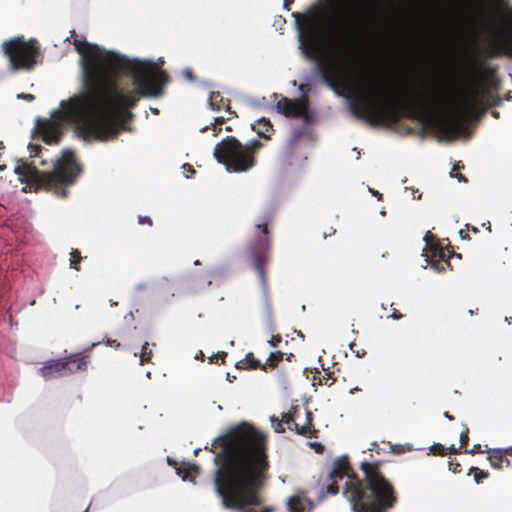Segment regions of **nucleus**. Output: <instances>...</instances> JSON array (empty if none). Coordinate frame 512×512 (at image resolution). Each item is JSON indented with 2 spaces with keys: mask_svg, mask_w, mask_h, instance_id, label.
Segmentation results:
<instances>
[{
  "mask_svg": "<svg viewBox=\"0 0 512 512\" xmlns=\"http://www.w3.org/2000/svg\"><path fill=\"white\" fill-rule=\"evenodd\" d=\"M82 56L83 93L62 101L61 107L84 139L115 138L133 117L141 98H158L170 81L155 63L129 59L98 45L74 39Z\"/></svg>",
  "mask_w": 512,
  "mask_h": 512,
  "instance_id": "f257e3e1",
  "label": "nucleus"
},
{
  "mask_svg": "<svg viewBox=\"0 0 512 512\" xmlns=\"http://www.w3.org/2000/svg\"><path fill=\"white\" fill-rule=\"evenodd\" d=\"M221 446L214 456L213 484L221 505L237 512H273L262 504L260 491L270 467L265 434L242 422L216 439Z\"/></svg>",
  "mask_w": 512,
  "mask_h": 512,
  "instance_id": "f03ea898",
  "label": "nucleus"
},
{
  "mask_svg": "<svg viewBox=\"0 0 512 512\" xmlns=\"http://www.w3.org/2000/svg\"><path fill=\"white\" fill-rule=\"evenodd\" d=\"M363 478L351 467L349 457L340 456L333 462L328 480L338 482L348 478L343 490L353 512H388L398 502V494L392 483L381 471L379 461L360 464Z\"/></svg>",
  "mask_w": 512,
  "mask_h": 512,
  "instance_id": "7ed1b4c3",
  "label": "nucleus"
},
{
  "mask_svg": "<svg viewBox=\"0 0 512 512\" xmlns=\"http://www.w3.org/2000/svg\"><path fill=\"white\" fill-rule=\"evenodd\" d=\"M446 98L437 94L432 98L413 94L396 99L384 93V81L380 79L370 86V91H362L357 101L350 104L352 114L370 126L390 125L402 117L416 118L446 107Z\"/></svg>",
  "mask_w": 512,
  "mask_h": 512,
  "instance_id": "20e7f679",
  "label": "nucleus"
},
{
  "mask_svg": "<svg viewBox=\"0 0 512 512\" xmlns=\"http://www.w3.org/2000/svg\"><path fill=\"white\" fill-rule=\"evenodd\" d=\"M363 24L364 17L356 13H345L331 18L326 27V34L335 44L342 61L319 59L317 69L327 86L335 91L347 86L345 64L351 60Z\"/></svg>",
  "mask_w": 512,
  "mask_h": 512,
  "instance_id": "39448f33",
  "label": "nucleus"
},
{
  "mask_svg": "<svg viewBox=\"0 0 512 512\" xmlns=\"http://www.w3.org/2000/svg\"><path fill=\"white\" fill-rule=\"evenodd\" d=\"M15 173L19 176L21 183H25L28 191H37L38 189L51 190L58 189V195L67 196V190L64 186L75 182L82 169L77 162L74 152L64 151L62 157L54 164L52 172L38 170L34 165L27 162H21L15 167ZM27 192V188H23Z\"/></svg>",
  "mask_w": 512,
  "mask_h": 512,
  "instance_id": "423d86ee",
  "label": "nucleus"
},
{
  "mask_svg": "<svg viewBox=\"0 0 512 512\" xmlns=\"http://www.w3.org/2000/svg\"><path fill=\"white\" fill-rule=\"evenodd\" d=\"M263 144L253 139L242 144L236 137L227 136L214 148V158L218 163L225 165L229 172H246L256 165V154Z\"/></svg>",
  "mask_w": 512,
  "mask_h": 512,
  "instance_id": "0eeeda50",
  "label": "nucleus"
},
{
  "mask_svg": "<svg viewBox=\"0 0 512 512\" xmlns=\"http://www.w3.org/2000/svg\"><path fill=\"white\" fill-rule=\"evenodd\" d=\"M486 92L487 89L483 84L474 80V85L466 89L462 99L456 103L453 109L445 112L437 121L438 130L451 139L461 135L468 117L482 104V97Z\"/></svg>",
  "mask_w": 512,
  "mask_h": 512,
  "instance_id": "6e6552de",
  "label": "nucleus"
},
{
  "mask_svg": "<svg viewBox=\"0 0 512 512\" xmlns=\"http://www.w3.org/2000/svg\"><path fill=\"white\" fill-rule=\"evenodd\" d=\"M276 213L274 206L267 207L256 224L263 237H258L252 241L245 250L247 260L252 264L261 281L264 293L268 294V279L266 276L265 265L268 262L269 251L271 248V237L268 225L273 221Z\"/></svg>",
  "mask_w": 512,
  "mask_h": 512,
  "instance_id": "1a4fd4ad",
  "label": "nucleus"
},
{
  "mask_svg": "<svg viewBox=\"0 0 512 512\" xmlns=\"http://www.w3.org/2000/svg\"><path fill=\"white\" fill-rule=\"evenodd\" d=\"M3 53L8 57L13 70L32 69L40 56L37 40L25 41L23 37H15L2 44Z\"/></svg>",
  "mask_w": 512,
  "mask_h": 512,
  "instance_id": "9d476101",
  "label": "nucleus"
},
{
  "mask_svg": "<svg viewBox=\"0 0 512 512\" xmlns=\"http://www.w3.org/2000/svg\"><path fill=\"white\" fill-rule=\"evenodd\" d=\"M424 241L426 242L424 253L427 261L434 269L444 271L445 268L442 262H445L449 267L451 266L449 262L450 249L448 247L444 248L430 231L425 234Z\"/></svg>",
  "mask_w": 512,
  "mask_h": 512,
  "instance_id": "9b49d317",
  "label": "nucleus"
},
{
  "mask_svg": "<svg viewBox=\"0 0 512 512\" xmlns=\"http://www.w3.org/2000/svg\"><path fill=\"white\" fill-rule=\"evenodd\" d=\"M276 109L287 118H302L306 123H310L312 119L305 96L296 100L282 97L277 102Z\"/></svg>",
  "mask_w": 512,
  "mask_h": 512,
  "instance_id": "f8f14e48",
  "label": "nucleus"
},
{
  "mask_svg": "<svg viewBox=\"0 0 512 512\" xmlns=\"http://www.w3.org/2000/svg\"><path fill=\"white\" fill-rule=\"evenodd\" d=\"M102 342L92 343L90 347L84 349L81 352L70 354L66 357L61 358L62 363L65 366V373L73 374L78 371H85L88 367L91 351L94 347L100 345Z\"/></svg>",
  "mask_w": 512,
  "mask_h": 512,
  "instance_id": "ddd939ff",
  "label": "nucleus"
},
{
  "mask_svg": "<svg viewBox=\"0 0 512 512\" xmlns=\"http://www.w3.org/2000/svg\"><path fill=\"white\" fill-rule=\"evenodd\" d=\"M35 129L48 145L58 144L63 135L61 126L50 119H38Z\"/></svg>",
  "mask_w": 512,
  "mask_h": 512,
  "instance_id": "4468645a",
  "label": "nucleus"
},
{
  "mask_svg": "<svg viewBox=\"0 0 512 512\" xmlns=\"http://www.w3.org/2000/svg\"><path fill=\"white\" fill-rule=\"evenodd\" d=\"M292 15L295 18L300 31H303L304 29L308 30L311 46L316 48L319 37V31L316 24V12H314L313 16L302 15L298 12H295Z\"/></svg>",
  "mask_w": 512,
  "mask_h": 512,
  "instance_id": "2eb2a0df",
  "label": "nucleus"
},
{
  "mask_svg": "<svg viewBox=\"0 0 512 512\" xmlns=\"http://www.w3.org/2000/svg\"><path fill=\"white\" fill-rule=\"evenodd\" d=\"M40 375L45 379H51L56 377L65 376V366L62 363L61 358L52 359L44 362L39 368Z\"/></svg>",
  "mask_w": 512,
  "mask_h": 512,
  "instance_id": "dca6fc26",
  "label": "nucleus"
},
{
  "mask_svg": "<svg viewBox=\"0 0 512 512\" xmlns=\"http://www.w3.org/2000/svg\"><path fill=\"white\" fill-rule=\"evenodd\" d=\"M508 456L512 457V446L489 450L488 460L494 469H502L510 465Z\"/></svg>",
  "mask_w": 512,
  "mask_h": 512,
  "instance_id": "f3484780",
  "label": "nucleus"
},
{
  "mask_svg": "<svg viewBox=\"0 0 512 512\" xmlns=\"http://www.w3.org/2000/svg\"><path fill=\"white\" fill-rule=\"evenodd\" d=\"M252 129L262 138L270 139L273 132V125L267 118H260L255 124L252 125Z\"/></svg>",
  "mask_w": 512,
  "mask_h": 512,
  "instance_id": "a211bd4d",
  "label": "nucleus"
},
{
  "mask_svg": "<svg viewBox=\"0 0 512 512\" xmlns=\"http://www.w3.org/2000/svg\"><path fill=\"white\" fill-rule=\"evenodd\" d=\"M235 367L237 369L261 370V362L255 358L252 352H249L245 355L244 359L236 363Z\"/></svg>",
  "mask_w": 512,
  "mask_h": 512,
  "instance_id": "6ab92c4d",
  "label": "nucleus"
},
{
  "mask_svg": "<svg viewBox=\"0 0 512 512\" xmlns=\"http://www.w3.org/2000/svg\"><path fill=\"white\" fill-rule=\"evenodd\" d=\"M282 422L288 425L290 430H295L297 434L306 436L308 433L307 425H299L295 422L294 416L291 413H286L282 417Z\"/></svg>",
  "mask_w": 512,
  "mask_h": 512,
  "instance_id": "aec40b11",
  "label": "nucleus"
},
{
  "mask_svg": "<svg viewBox=\"0 0 512 512\" xmlns=\"http://www.w3.org/2000/svg\"><path fill=\"white\" fill-rule=\"evenodd\" d=\"M284 353L281 351L272 352L264 364L261 363V370L274 369L283 360Z\"/></svg>",
  "mask_w": 512,
  "mask_h": 512,
  "instance_id": "412c9836",
  "label": "nucleus"
},
{
  "mask_svg": "<svg viewBox=\"0 0 512 512\" xmlns=\"http://www.w3.org/2000/svg\"><path fill=\"white\" fill-rule=\"evenodd\" d=\"M494 46L499 54L512 58V36L505 37L501 41L494 42Z\"/></svg>",
  "mask_w": 512,
  "mask_h": 512,
  "instance_id": "4be33fe9",
  "label": "nucleus"
},
{
  "mask_svg": "<svg viewBox=\"0 0 512 512\" xmlns=\"http://www.w3.org/2000/svg\"><path fill=\"white\" fill-rule=\"evenodd\" d=\"M223 97L220 92L213 91L209 96V105L212 110L219 111L222 108Z\"/></svg>",
  "mask_w": 512,
  "mask_h": 512,
  "instance_id": "5701e85b",
  "label": "nucleus"
},
{
  "mask_svg": "<svg viewBox=\"0 0 512 512\" xmlns=\"http://www.w3.org/2000/svg\"><path fill=\"white\" fill-rule=\"evenodd\" d=\"M289 512H304V505L299 496H292L288 501Z\"/></svg>",
  "mask_w": 512,
  "mask_h": 512,
  "instance_id": "b1692460",
  "label": "nucleus"
},
{
  "mask_svg": "<svg viewBox=\"0 0 512 512\" xmlns=\"http://www.w3.org/2000/svg\"><path fill=\"white\" fill-rule=\"evenodd\" d=\"M148 346H149L148 342H145L142 345L141 353H140V364L141 365L151 362V357L153 355V352L151 349H149Z\"/></svg>",
  "mask_w": 512,
  "mask_h": 512,
  "instance_id": "393cba45",
  "label": "nucleus"
},
{
  "mask_svg": "<svg viewBox=\"0 0 512 512\" xmlns=\"http://www.w3.org/2000/svg\"><path fill=\"white\" fill-rule=\"evenodd\" d=\"M81 253L77 249H72L70 252V267L76 271L80 270L79 263L81 262Z\"/></svg>",
  "mask_w": 512,
  "mask_h": 512,
  "instance_id": "a878e982",
  "label": "nucleus"
},
{
  "mask_svg": "<svg viewBox=\"0 0 512 512\" xmlns=\"http://www.w3.org/2000/svg\"><path fill=\"white\" fill-rule=\"evenodd\" d=\"M469 471L474 473V480L477 484H479L482 481V479H486L489 477L488 471L481 470L477 467H471Z\"/></svg>",
  "mask_w": 512,
  "mask_h": 512,
  "instance_id": "bb28decb",
  "label": "nucleus"
},
{
  "mask_svg": "<svg viewBox=\"0 0 512 512\" xmlns=\"http://www.w3.org/2000/svg\"><path fill=\"white\" fill-rule=\"evenodd\" d=\"M306 423L304 425H307L308 427V433H309V437H315V434L317 431L316 430H311V427H312V420H313V414L312 412L310 411H306Z\"/></svg>",
  "mask_w": 512,
  "mask_h": 512,
  "instance_id": "cd10ccee",
  "label": "nucleus"
},
{
  "mask_svg": "<svg viewBox=\"0 0 512 512\" xmlns=\"http://www.w3.org/2000/svg\"><path fill=\"white\" fill-rule=\"evenodd\" d=\"M189 463H182L180 466L176 467V473L182 477L183 480L188 479V475L190 473H186L185 468L188 467Z\"/></svg>",
  "mask_w": 512,
  "mask_h": 512,
  "instance_id": "c85d7f7f",
  "label": "nucleus"
},
{
  "mask_svg": "<svg viewBox=\"0 0 512 512\" xmlns=\"http://www.w3.org/2000/svg\"><path fill=\"white\" fill-rule=\"evenodd\" d=\"M468 433H469V429L466 428L464 431L461 432L460 434V448H466L467 444H468V441H469V436H468Z\"/></svg>",
  "mask_w": 512,
  "mask_h": 512,
  "instance_id": "c756f323",
  "label": "nucleus"
},
{
  "mask_svg": "<svg viewBox=\"0 0 512 512\" xmlns=\"http://www.w3.org/2000/svg\"><path fill=\"white\" fill-rule=\"evenodd\" d=\"M338 482L331 481L330 484L326 487V492L329 495H336L339 492V486L337 484Z\"/></svg>",
  "mask_w": 512,
  "mask_h": 512,
  "instance_id": "7c9ffc66",
  "label": "nucleus"
},
{
  "mask_svg": "<svg viewBox=\"0 0 512 512\" xmlns=\"http://www.w3.org/2000/svg\"><path fill=\"white\" fill-rule=\"evenodd\" d=\"M227 355L228 354L226 352H218L210 357V363H217L219 359L224 363Z\"/></svg>",
  "mask_w": 512,
  "mask_h": 512,
  "instance_id": "2f4dec72",
  "label": "nucleus"
},
{
  "mask_svg": "<svg viewBox=\"0 0 512 512\" xmlns=\"http://www.w3.org/2000/svg\"><path fill=\"white\" fill-rule=\"evenodd\" d=\"M431 450L434 454H437V455H440V456H444L446 455V448L441 445V444H434L432 447H431Z\"/></svg>",
  "mask_w": 512,
  "mask_h": 512,
  "instance_id": "473e14b6",
  "label": "nucleus"
},
{
  "mask_svg": "<svg viewBox=\"0 0 512 512\" xmlns=\"http://www.w3.org/2000/svg\"><path fill=\"white\" fill-rule=\"evenodd\" d=\"M457 169H459V165H454L453 169H452V172L450 173L451 174V177H455L458 179V181L460 182H467V178L461 174V173H454V171H456Z\"/></svg>",
  "mask_w": 512,
  "mask_h": 512,
  "instance_id": "72a5a7b5",
  "label": "nucleus"
},
{
  "mask_svg": "<svg viewBox=\"0 0 512 512\" xmlns=\"http://www.w3.org/2000/svg\"><path fill=\"white\" fill-rule=\"evenodd\" d=\"M28 148L30 149V156L36 157L38 153L41 151V146L37 144H29Z\"/></svg>",
  "mask_w": 512,
  "mask_h": 512,
  "instance_id": "f704fd0d",
  "label": "nucleus"
},
{
  "mask_svg": "<svg viewBox=\"0 0 512 512\" xmlns=\"http://www.w3.org/2000/svg\"><path fill=\"white\" fill-rule=\"evenodd\" d=\"M104 343L109 346V347H112L116 350L120 349L121 347V344L117 341V340H114V339H110V338H107Z\"/></svg>",
  "mask_w": 512,
  "mask_h": 512,
  "instance_id": "c9c22d12",
  "label": "nucleus"
},
{
  "mask_svg": "<svg viewBox=\"0 0 512 512\" xmlns=\"http://www.w3.org/2000/svg\"><path fill=\"white\" fill-rule=\"evenodd\" d=\"M281 341L282 337L280 335H273L268 343L271 347H277Z\"/></svg>",
  "mask_w": 512,
  "mask_h": 512,
  "instance_id": "e433bc0d",
  "label": "nucleus"
},
{
  "mask_svg": "<svg viewBox=\"0 0 512 512\" xmlns=\"http://www.w3.org/2000/svg\"><path fill=\"white\" fill-rule=\"evenodd\" d=\"M391 307L392 313L389 316L390 318H392L393 320H400L401 318H403V314H401L396 308L393 307V303L391 304Z\"/></svg>",
  "mask_w": 512,
  "mask_h": 512,
  "instance_id": "4c0bfd02",
  "label": "nucleus"
},
{
  "mask_svg": "<svg viewBox=\"0 0 512 512\" xmlns=\"http://www.w3.org/2000/svg\"><path fill=\"white\" fill-rule=\"evenodd\" d=\"M481 446L480 444H476L474 445L471 449H467L465 448L464 449V453H468V454H476V453H481Z\"/></svg>",
  "mask_w": 512,
  "mask_h": 512,
  "instance_id": "58836bf2",
  "label": "nucleus"
},
{
  "mask_svg": "<svg viewBox=\"0 0 512 512\" xmlns=\"http://www.w3.org/2000/svg\"><path fill=\"white\" fill-rule=\"evenodd\" d=\"M138 223L143 225V224H147L149 226H152V220L151 218L147 217V216H138Z\"/></svg>",
  "mask_w": 512,
  "mask_h": 512,
  "instance_id": "ea45409f",
  "label": "nucleus"
},
{
  "mask_svg": "<svg viewBox=\"0 0 512 512\" xmlns=\"http://www.w3.org/2000/svg\"><path fill=\"white\" fill-rule=\"evenodd\" d=\"M186 473L194 472L198 474L200 472V467L195 464H189L188 467L185 468Z\"/></svg>",
  "mask_w": 512,
  "mask_h": 512,
  "instance_id": "a19ab883",
  "label": "nucleus"
},
{
  "mask_svg": "<svg viewBox=\"0 0 512 512\" xmlns=\"http://www.w3.org/2000/svg\"><path fill=\"white\" fill-rule=\"evenodd\" d=\"M449 465H450V470L453 471V473H459L461 471V465L457 462H453V461H450L449 462Z\"/></svg>",
  "mask_w": 512,
  "mask_h": 512,
  "instance_id": "79ce46f5",
  "label": "nucleus"
},
{
  "mask_svg": "<svg viewBox=\"0 0 512 512\" xmlns=\"http://www.w3.org/2000/svg\"><path fill=\"white\" fill-rule=\"evenodd\" d=\"M310 446L313 447L317 453H322L324 450V446L318 442L310 443Z\"/></svg>",
  "mask_w": 512,
  "mask_h": 512,
  "instance_id": "37998d69",
  "label": "nucleus"
},
{
  "mask_svg": "<svg viewBox=\"0 0 512 512\" xmlns=\"http://www.w3.org/2000/svg\"><path fill=\"white\" fill-rule=\"evenodd\" d=\"M18 98L24 99L26 101H33L35 96L33 94L20 93L17 96Z\"/></svg>",
  "mask_w": 512,
  "mask_h": 512,
  "instance_id": "c03bdc74",
  "label": "nucleus"
},
{
  "mask_svg": "<svg viewBox=\"0 0 512 512\" xmlns=\"http://www.w3.org/2000/svg\"><path fill=\"white\" fill-rule=\"evenodd\" d=\"M183 169L185 173H190L191 175L195 173V169L189 163H185L183 165Z\"/></svg>",
  "mask_w": 512,
  "mask_h": 512,
  "instance_id": "a18cd8bd",
  "label": "nucleus"
},
{
  "mask_svg": "<svg viewBox=\"0 0 512 512\" xmlns=\"http://www.w3.org/2000/svg\"><path fill=\"white\" fill-rule=\"evenodd\" d=\"M468 232L469 231H467V229H465V230L461 229L459 231V235H460L461 239H463V240H470V236H469Z\"/></svg>",
  "mask_w": 512,
  "mask_h": 512,
  "instance_id": "49530a36",
  "label": "nucleus"
},
{
  "mask_svg": "<svg viewBox=\"0 0 512 512\" xmlns=\"http://www.w3.org/2000/svg\"><path fill=\"white\" fill-rule=\"evenodd\" d=\"M224 122H225V118L222 116H219L214 119V123H212V126L215 127L217 125H222Z\"/></svg>",
  "mask_w": 512,
  "mask_h": 512,
  "instance_id": "de8ad7c7",
  "label": "nucleus"
},
{
  "mask_svg": "<svg viewBox=\"0 0 512 512\" xmlns=\"http://www.w3.org/2000/svg\"><path fill=\"white\" fill-rule=\"evenodd\" d=\"M354 346H356V344H355V343H351V344H350V349H351L353 352H355V353H356L357 357H363V356L366 354V352H365L364 350L362 351V353H360V352H359V350H356V351H355V350H354Z\"/></svg>",
  "mask_w": 512,
  "mask_h": 512,
  "instance_id": "09e8293b",
  "label": "nucleus"
},
{
  "mask_svg": "<svg viewBox=\"0 0 512 512\" xmlns=\"http://www.w3.org/2000/svg\"><path fill=\"white\" fill-rule=\"evenodd\" d=\"M458 452L459 450L454 445H451L450 447L446 448V454H456Z\"/></svg>",
  "mask_w": 512,
  "mask_h": 512,
  "instance_id": "8fccbe9b",
  "label": "nucleus"
},
{
  "mask_svg": "<svg viewBox=\"0 0 512 512\" xmlns=\"http://www.w3.org/2000/svg\"><path fill=\"white\" fill-rule=\"evenodd\" d=\"M184 75L190 79V80H194V74H193V71L191 69H186L184 70Z\"/></svg>",
  "mask_w": 512,
  "mask_h": 512,
  "instance_id": "3c124183",
  "label": "nucleus"
},
{
  "mask_svg": "<svg viewBox=\"0 0 512 512\" xmlns=\"http://www.w3.org/2000/svg\"><path fill=\"white\" fill-rule=\"evenodd\" d=\"M466 229L467 231H471L473 233H478L479 232V229L473 225H470V224H466Z\"/></svg>",
  "mask_w": 512,
  "mask_h": 512,
  "instance_id": "603ef678",
  "label": "nucleus"
},
{
  "mask_svg": "<svg viewBox=\"0 0 512 512\" xmlns=\"http://www.w3.org/2000/svg\"><path fill=\"white\" fill-rule=\"evenodd\" d=\"M294 0H284V9L290 10V6L293 4Z\"/></svg>",
  "mask_w": 512,
  "mask_h": 512,
  "instance_id": "864d4df0",
  "label": "nucleus"
},
{
  "mask_svg": "<svg viewBox=\"0 0 512 512\" xmlns=\"http://www.w3.org/2000/svg\"><path fill=\"white\" fill-rule=\"evenodd\" d=\"M167 462L170 466H173L174 468L178 467V463L169 457L167 458Z\"/></svg>",
  "mask_w": 512,
  "mask_h": 512,
  "instance_id": "5fc2aeb1",
  "label": "nucleus"
},
{
  "mask_svg": "<svg viewBox=\"0 0 512 512\" xmlns=\"http://www.w3.org/2000/svg\"><path fill=\"white\" fill-rule=\"evenodd\" d=\"M451 257H456V258L461 259V254H457V253H455L454 251H450V252H449V259H450Z\"/></svg>",
  "mask_w": 512,
  "mask_h": 512,
  "instance_id": "6e6d98bb",
  "label": "nucleus"
},
{
  "mask_svg": "<svg viewBox=\"0 0 512 512\" xmlns=\"http://www.w3.org/2000/svg\"><path fill=\"white\" fill-rule=\"evenodd\" d=\"M482 227H484L485 229H487L489 232H491V223L488 221L486 223H483L482 224Z\"/></svg>",
  "mask_w": 512,
  "mask_h": 512,
  "instance_id": "4d7b16f0",
  "label": "nucleus"
},
{
  "mask_svg": "<svg viewBox=\"0 0 512 512\" xmlns=\"http://www.w3.org/2000/svg\"><path fill=\"white\" fill-rule=\"evenodd\" d=\"M393 451L399 454L403 452V449H401L400 446L396 445L393 447Z\"/></svg>",
  "mask_w": 512,
  "mask_h": 512,
  "instance_id": "13d9d810",
  "label": "nucleus"
},
{
  "mask_svg": "<svg viewBox=\"0 0 512 512\" xmlns=\"http://www.w3.org/2000/svg\"><path fill=\"white\" fill-rule=\"evenodd\" d=\"M444 417H446L449 420H454V417L449 414V412H444Z\"/></svg>",
  "mask_w": 512,
  "mask_h": 512,
  "instance_id": "bf43d9fd",
  "label": "nucleus"
},
{
  "mask_svg": "<svg viewBox=\"0 0 512 512\" xmlns=\"http://www.w3.org/2000/svg\"><path fill=\"white\" fill-rule=\"evenodd\" d=\"M277 426L279 427V429H278V428H276V431H277V432H282V431H284V429L282 428V423H281V422H278Z\"/></svg>",
  "mask_w": 512,
  "mask_h": 512,
  "instance_id": "052dcab7",
  "label": "nucleus"
},
{
  "mask_svg": "<svg viewBox=\"0 0 512 512\" xmlns=\"http://www.w3.org/2000/svg\"><path fill=\"white\" fill-rule=\"evenodd\" d=\"M227 379L229 380V382H232L233 379H236V376H230L229 374L227 375Z\"/></svg>",
  "mask_w": 512,
  "mask_h": 512,
  "instance_id": "680f3d73",
  "label": "nucleus"
},
{
  "mask_svg": "<svg viewBox=\"0 0 512 512\" xmlns=\"http://www.w3.org/2000/svg\"><path fill=\"white\" fill-rule=\"evenodd\" d=\"M227 379L229 380V382H232L233 379H236V376H230L229 374L227 375Z\"/></svg>",
  "mask_w": 512,
  "mask_h": 512,
  "instance_id": "e2e57ef3",
  "label": "nucleus"
},
{
  "mask_svg": "<svg viewBox=\"0 0 512 512\" xmlns=\"http://www.w3.org/2000/svg\"><path fill=\"white\" fill-rule=\"evenodd\" d=\"M227 379L229 380V382H232L233 379H236V376H230L229 374L227 375Z\"/></svg>",
  "mask_w": 512,
  "mask_h": 512,
  "instance_id": "0e129e2a",
  "label": "nucleus"
},
{
  "mask_svg": "<svg viewBox=\"0 0 512 512\" xmlns=\"http://www.w3.org/2000/svg\"><path fill=\"white\" fill-rule=\"evenodd\" d=\"M74 35H75V31H74V30H72V31H71V35H70V37H67V38H66V41H70V38L74 37Z\"/></svg>",
  "mask_w": 512,
  "mask_h": 512,
  "instance_id": "69168bd1",
  "label": "nucleus"
},
{
  "mask_svg": "<svg viewBox=\"0 0 512 512\" xmlns=\"http://www.w3.org/2000/svg\"><path fill=\"white\" fill-rule=\"evenodd\" d=\"M373 195L378 196V198H381V194L378 191H372Z\"/></svg>",
  "mask_w": 512,
  "mask_h": 512,
  "instance_id": "338daca9",
  "label": "nucleus"
},
{
  "mask_svg": "<svg viewBox=\"0 0 512 512\" xmlns=\"http://www.w3.org/2000/svg\"><path fill=\"white\" fill-rule=\"evenodd\" d=\"M226 109H227L231 114H233L234 116H236V113H235L234 111H231V109H230V106H229V105H227V106H226Z\"/></svg>",
  "mask_w": 512,
  "mask_h": 512,
  "instance_id": "774afa93",
  "label": "nucleus"
}]
</instances>
